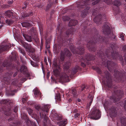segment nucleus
Instances as JSON below:
<instances>
[{
	"label": "nucleus",
	"mask_w": 126,
	"mask_h": 126,
	"mask_svg": "<svg viewBox=\"0 0 126 126\" xmlns=\"http://www.w3.org/2000/svg\"><path fill=\"white\" fill-rule=\"evenodd\" d=\"M20 42L21 45L25 48L26 51L27 52L28 55L31 57H35L34 49L30 44H28L23 41H21Z\"/></svg>",
	"instance_id": "nucleus-1"
},
{
	"label": "nucleus",
	"mask_w": 126,
	"mask_h": 126,
	"mask_svg": "<svg viewBox=\"0 0 126 126\" xmlns=\"http://www.w3.org/2000/svg\"><path fill=\"white\" fill-rule=\"evenodd\" d=\"M20 42L21 45L25 48L26 51L27 52L28 55L31 57H35L34 49L30 44H28L23 41H21Z\"/></svg>",
	"instance_id": "nucleus-2"
},
{
	"label": "nucleus",
	"mask_w": 126,
	"mask_h": 126,
	"mask_svg": "<svg viewBox=\"0 0 126 126\" xmlns=\"http://www.w3.org/2000/svg\"><path fill=\"white\" fill-rule=\"evenodd\" d=\"M50 108V105H44L43 107L42 110L40 112V114L41 116L43 117L46 122L47 120V113L48 112Z\"/></svg>",
	"instance_id": "nucleus-3"
},
{
	"label": "nucleus",
	"mask_w": 126,
	"mask_h": 126,
	"mask_svg": "<svg viewBox=\"0 0 126 126\" xmlns=\"http://www.w3.org/2000/svg\"><path fill=\"white\" fill-rule=\"evenodd\" d=\"M103 32L105 34L107 35L109 37H111L112 35L115 39V36L113 35V34L111 33V30L110 28L107 25H106L103 27Z\"/></svg>",
	"instance_id": "nucleus-4"
},
{
	"label": "nucleus",
	"mask_w": 126,
	"mask_h": 126,
	"mask_svg": "<svg viewBox=\"0 0 126 126\" xmlns=\"http://www.w3.org/2000/svg\"><path fill=\"white\" fill-rule=\"evenodd\" d=\"M91 114L92 115H94L93 116L90 117V119H91L97 120L100 118V112L99 110H95L94 111L92 112Z\"/></svg>",
	"instance_id": "nucleus-5"
},
{
	"label": "nucleus",
	"mask_w": 126,
	"mask_h": 126,
	"mask_svg": "<svg viewBox=\"0 0 126 126\" xmlns=\"http://www.w3.org/2000/svg\"><path fill=\"white\" fill-rule=\"evenodd\" d=\"M90 6L89 5H84L81 7H80V8L82 9V8L84 9V10L82 11L81 15V16L82 17H85L88 13L87 10L90 8Z\"/></svg>",
	"instance_id": "nucleus-6"
},
{
	"label": "nucleus",
	"mask_w": 126,
	"mask_h": 126,
	"mask_svg": "<svg viewBox=\"0 0 126 126\" xmlns=\"http://www.w3.org/2000/svg\"><path fill=\"white\" fill-rule=\"evenodd\" d=\"M71 54L67 48L64 49V51L62 52L61 53V55L60 57V59L62 61H63L64 59L65 56L69 57L70 56Z\"/></svg>",
	"instance_id": "nucleus-7"
},
{
	"label": "nucleus",
	"mask_w": 126,
	"mask_h": 126,
	"mask_svg": "<svg viewBox=\"0 0 126 126\" xmlns=\"http://www.w3.org/2000/svg\"><path fill=\"white\" fill-rule=\"evenodd\" d=\"M69 76L65 73H63L60 75V79L62 81L64 82L67 81Z\"/></svg>",
	"instance_id": "nucleus-8"
},
{
	"label": "nucleus",
	"mask_w": 126,
	"mask_h": 126,
	"mask_svg": "<svg viewBox=\"0 0 126 126\" xmlns=\"http://www.w3.org/2000/svg\"><path fill=\"white\" fill-rule=\"evenodd\" d=\"M79 69V67L78 66H76L73 69L70 73L69 71V70L67 71V72H69V73L68 74V75H69L70 76L71 74L70 73H71L72 75H74L77 73L78 71V70Z\"/></svg>",
	"instance_id": "nucleus-9"
},
{
	"label": "nucleus",
	"mask_w": 126,
	"mask_h": 126,
	"mask_svg": "<svg viewBox=\"0 0 126 126\" xmlns=\"http://www.w3.org/2000/svg\"><path fill=\"white\" fill-rule=\"evenodd\" d=\"M4 14L6 16L5 17L7 18L13 16V13L10 11H6L4 13Z\"/></svg>",
	"instance_id": "nucleus-10"
},
{
	"label": "nucleus",
	"mask_w": 126,
	"mask_h": 126,
	"mask_svg": "<svg viewBox=\"0 0 126 126\" xmlns=\"http://www.w3.org/2000/svg\"><path fill=\"white\" fill-rule=\"evenodd\" d=\"M23 36L26 41L29 42L31 41L32 37L31 35H29L27 34H23Z\"/></svg>",
	"instance_id": "nucleus-11"
},
{
	"label": "nucleus",
	"mask_w": 126,
	"mask_h": 126,
	"mask_svg": "<svg viewBox=\"0 0 126 126\" xmlns=\"http://www.w3.org/2000/svg\"><path fill=\"white\" fill-rule=\"evenodd\" d=\"M101 15H98L97 16L95 17L94 19V22L96 23H98L101 19Z\"/></svg>",
	"instance_id": "nucleus-12"
},
{
	"label": "nucleus",
	"mask_w": 126,
	"mask_h": 126,
	"mask_svg": "<svg viewBox=\"0 0 126 126\" xmlns=\"http://www.w3.org/2000/svg\"><path fill=\"white\" fill-rule=\"evenodd\" d=\"M78 23L77 20L73 19L71 20L69 22V25L71 26L75 25Z\"/></svg>",
	"instance_id": "nucleus-13"
},
{
	"label": "nucleus",
	"mask_w": 126,
	"mask_h": 126,
	"mask_svg": "<svg viewBox=\"0 0 126 126\" xmlns=\"http://www.w3.org/2000/svg\"><path fill=\"white\" fill-rule=\"evenodd\" d=\"M67 123V120L66 119L59 122L58 124L59 126H65Z\"/></svg>",
	"instance_id": "nucleus-14"
},
{
	"label": "nucleus",
	"mask_w": 126,
	"mask_h": 126,
	"mask_svg": "<svg viewBox=\"0 0 126 126\" xmlns=\"http://www.w3.org/2000/svg\"><path fill=\"white\" fill-rule=\"evenodd\" d=\"M121 121L122 126H126V118H121Z\"/></svg>",
	"instance_id": "nucleus-15"
},
{
	"label": "nucleus",
	"mask_w": 126,
	"mask_h": 126,
	"mask_svg": "<svg viewBox=\"0 0 126 126\" xmlns=\"http://www.w3.org/2000/svg\"><path fill=\"white\" fill-rule=\"evenodd\" d=\"M20 70L21 72L22 73H25L27 71V67L25 66H22L21 67Z\"/></svg>",
	"instance_id": "nucleus-16"
},
{
	"label": "nucleus",
	"mask_w": 126,
	"mask_h": 126,
	"mask_svg": "<svg viewBox=\"0 0 126 126\" xmlns=\"http://www.w3.org/2000/svg\"><path fill=\"white\" fill-rule=\"evenodd\" d=\"M53 69L58 68L59 69H60V65H58L56 63V61L55 60L53 62Z\"/></svg>",
	"instance_id": "nucleus-17"
},
{
	"label": "nucleus",
	"mask_w": 126,
	"mask_h": 126,
	"mask_svg": "<svg viewBox=\"0 0 126 126\" xmlns=\"http://www.w3.org/2000/svg\"><path fill=\"white\" fill-rule=\"evenodd\" d=\"M8 47L6 45L3 47L0 46V53L3 51L6 50Z\"/></svg>",
	"instance_id": "nucleus-18"
},
{
	"label": "nucleus",
	"mask_w": 126,
	"mask_h": 126,
	"mask_svg": "<svg viewBox=\"0 0 126 126\" xmlns=\"http://www.w3.org/2000/svg\"><path fill=\"white\" fill-rule=\"evenodd\" d=\"M55 70H53V72L55 75L56 76H59V75L60 72L58 69H59L58 68H57L54 69Z\"/></svg>",
	"instance_id": "nucleus-19"
},
{
	"label": "nucleus",
	"mask_w": 126,
	"mask_h": 126,
	"mask_svg": "<svg viewBox=\"0 0 126 126\" xmlns=\"http://www.w3.org/2000/svg\"><path fill=\"white\" fill-rule=\"evenodd\" d=\"M12 56H11V59L12 60H15L16 59L17 54L16 53L14 52H12Z\"/></svg>",
	"instance_id": "nucleus-20"
},
{
	"label": "nucleus",
	"mask_w": 126,
	"mask_h": 126,
	"mask_svg": "<svg viewBox=\"0 0 126 126\" xmlns=\"http://www.w3.org/2000/svg\"><path fill=\"white\" fill-rule=\"evenodd\" d=\"M21 25L24 27H27L31 25L30 23L27 22H22L21 23Z\"/></svg>",
	"instance_id": "nucleus-21"
},
{
	"label": "nucleus",
	"mask_w": 126,
	"mask_h": 126,
	"mask_svg": "<svg viewBox=\"0 0 126 126\" xmlns=\"http://www.w3.org/2000/svg\"><path fill=\"white\" fill-rule=\"evenodd\" d=\"M93 95H91V94H89L88 96V99H89L90 100V101L89 104L90 106H91L92 102L93 100Z\"/></svg>",
	"instance_id": "nucleus-22"
},
{
	"label": "nucleus",
	"mask_w": 126,
	"mask_h": 126,
	"mask_svg": "<svg viewBox=\"0 0 126 126\" xmlns=\"http://www.w3.org/2000/svg\"><path fill=\"white\" fill-rule=\"evenodd\" d=\"M70 64V63H66V64H65V65H63L64 69L66 70L68 69L69 68Z\"/></svg>",
	"instance_id": "nucleus-23"
},
{
	"label": "nucleus",
	"mask_w": 126,
	"mask_h": 126,
	"mask_svg": "<svg viewBox=\"0 0 126 126\" xmlns=\"http://www.w3.org/2000/svg\"><path fill=\"white\" fill-rule=\"evenodd\" d=\"M80 113L79 112L75 114L74 116V118L77 119H79L80 117Z\"/></svg>",
	"instance_id": "nucleus-24"
},
{
	"label": "nucleus",
	"mask_w": 126,
	"mask_h": 126,
	"mask_svg": "<svg viewBox=\"0 0 126 126\" xmlns=\"http://www.w3.org/2000/svg\"><path fill=\"white\" fill-rule=\"evenodd\" d=\"M54 118V119L58 121L62 119V118L60 116H59V115L56 114Z\"/></svg>",
	"instance_id": "nucleus-25"
},
{
	"label": "nucleus",
	"mask_w": 126,
	"mask_h": 126,
	"mask_svg": "<svg viewBox=\"0 0 126 126\" xmlns=\"http://www.w3.org/2000/svg\"><path fill=\"white\" fill-rule=\"evenodd\" d=\"M114 5L117 6H120L121 4L120 2L118 0H115L114 2Z\"/></svg>",
	"instance_id": "nucleus-26"
},
{
	"label": "nucleus",
	"mask_w": 126,
	"mask_h": 126,
	"mask_svg": "<svg viewBox=\"0 0 126 126\" xmlns=\"http://www.w3.org/2000/svg\"><path fill=\"white\" fill-rule=\"evenodd\" d=\"M36 32V31L35 28L34 27H32L30 30V32L31 33V35H32V34H33L35 33Z\"/></svg>",
	"instance_id": "nucleus-27"
},
{
	"label": "nucleus",
	"mask_w": 126,
	"mask_h": 126,
	"mask_svg": "<svg viewBox=\"0 0 126 126\" xmlns=\"http://www.w3.org/2000/svg\"><path fill=\"white\" fill-rule=\"evenodd\" d=\"M40 94L39 91L37 90H34V94L35 97H36L38 95Z\"/></svg>",
	"instance_id": "nucleus-28"
},
{
	"label": "nucleus",
	"mask_w": 126,
	"mask_h": 126,
	"mask_svg": "<svg viewBox=\"0 0 126 126\" xmlns=\"http://www.w3.org/2000/svg\"><path fill=\"white\" fill-rule=\"evenodd\" d=\"M18 49L20 53H21L24 56H25V52L24 50L20 48H19Z\"/></svg>",
	"instance_id": "nucleus-29"
},
{
	"label": "nucleus",
	"mask_w": 126,
	"mask_h": 126,
	"mask_svg": "<svg viewBox=\"0 0 126 126\" xmlns=\"http://www.w3.org/2000/svg\"><path fill=\"white\" fill-rule=\"evenodd\" d=\"M4 20L5 19L3 17L1 16H0V24H3Z\"/></svg>",
	"instance_id": "nucleus-30"
},
{
	"label": "nucleus",
	"mask_w": 126,
	"mask_h": 126,
	"mask_svg": "<svg viewBox=\"0 0 126 126\" xmlns=\"http://www.w3.org/2000/svg\"><path fill=\"white\" fill-rule=\"evenodd\" d=\"M6 23L8 25H9L11 24H12L13 23V21H11L9 19H6Z\"/></svg>",
	"instance_id": "nucleus-31"
},
{
	"label": "nucleus",
	"mask_w": 126,
	"mask_h": 126,
	"mask_svg": "<svg viewBox=\"0 0 126 126\" xmlns=\"http://www.w3.org/2000/svg\"><path fill=\"white\" fill-rule=\"evenodd\" d=\"M71 91L73 96L75 97L77 94L76 90L75 89H73Z\"/></svg>",
	"instance_id": "nucleus-32"
},
{
	"label": "nucleus",
	"mask_w": 126,
	"mask_h": 126,
	"mask_svg": "<svg viewBox=\"0 0 126 126\" xmlns=\"http://www.w3.org/2000/svg\"><path fill=\"white\" fill-rule=\"evenodd\" d=\"M116 110V109L114 108H113V109L111 110V111L113 114H114L115 115H114V116H116V114L117 111Z\"/></svg>",
	"instance_id": "nucleus-33"
},
{
	"label": "nucleus",
	"mask_w": 126,
	"mask_h": 126,
	"mask_svg": "<svg viewBox=\"0 0 126 126\" xmlns=\"http://www.w3.org/2000/svg\"><path fill=\"white\" fill-rule=\"evenodd\" d=\"M30 61L31 62V65L33 66L36 67L38 66V64L37 63H34L31 60H30Z\"/></svg>",
	"instance_id": "nucleus-34"
},
{
	"label": "nucleus",
	"mask_w": 126,
	"mask_h": 126,
	"mask_svg": "<svg viewBox=\"0 0 126 126\" xmlns=\"http://www.w3.org/2000/svg\"><path fill=\"white\" fill-rule=\"evenodd\" d=\"M57 100L59 101L61 100V98L59 94H58L56 96L55 98Z\"/></svg>",
	"instance_id": "nucleus-35"
},
{
	"label": "nucleus",
	"mask_w": 126,
	"mask_h": 126,
	"mask_svg": "<svg viewBox=\"0 0 126 126\" xmlns=\"http://www.w3.org/2000/svg\"><path fill=\"white\" fill-rule=\"evenodd\" d=\"M79 49L80 51L79 53L80 54H82L83 53V52L84 50V49L83 47H79Z\"/></svg>",
	"instance_id": "nucleus-36"
},
{
	"label": "nucleus",
	"mask_w": 126,
	"mask_h": 126,
	"mask_svg": "<svg viewBox=\"0 0 126 126\" xmlns=\"http://www.w3.org/2000/svg\"><path fill=\"white\" fill-rule=\"evenodd\" d=\"M112 63L110 61H108L107 62V66L109 67L110 65H111Z\"/></svg>",
	"instance_id": "nucleus-37"
},
{
	"label": "nucleus",
	"mask_w": 126,
	"mask_h": 126,
	"mask_svg": "<svg viewBox=\"0 0 126 126\" xmlns=\"http://www.w3.org/2000/svg\"><path fill=\"white\" fill-rule=\"evenodd\" d=\"M110 99H112L113 100V102H116V101L118 100L119 99L117 98H114L112 96L111 97Z\"/></svg>",
	"instance_id": "nucleus-38"
},
{
	"label": "nucleus",
	"mask_w": 126,
	"mask_h": 126,
	"mask_svg": "<svg viewBox=\"0 0 126 126\" xmlns=\"http://www.w3.org/2000/svg\"><path fill=\"white\" fill-rule=\"evenodd\" d=\"M35 109L39 110L40 109V107L39 105H36L35 106Z\"/></svg>",
	"instance_id": "nucleus-39"
},
{
	"label": "nucleus",
	"mask_w": 126,
	"mask_h": 126,
	"mask_svg": "<svg viewBox=\"0 0 126 126\" xmlns=\"http://www.w3.org/2000/svg\"><path fill=\"white\" fill-rule=\"evenodd\" d=\"M123 92L122 91H118V94H119L121 96L123 95Z\"/></svg>",
	"instance_id": "nucleus-40"
},
{
	"label": "nucleus",
	"mask_w": 126,
	"mask_h": 126,
	"mask_svg": "<svg viewBox=\"0 0 126 126\" xmlns=\"http://www.w3.org/2000/svg\"><path fill=\"white\" fill-rule=\"evenodd\" d=\"M63 19L65 18V20H68L69 19V17L67 16H63Z\"/></svg>",
	"instance_id": "nucleus-41"
},
{
	"label": "nucleus",
	"mask_w": 126,
	"mask_h": 126,
	"mask_svg": "<svg viewBox=\"0 0 126 126\" xmlns=\"http://www.w3.org/2000/svg\"><path fill=\"white\" fill-rule=\"evenodd\" d=\"M28 4V3L27 2V1H26L24 3V5H25V6H24V7H23L22 8L23 9H24L26 8Z\"/></svg>",
	"instance_id": "nucleus-42"
},
{
	"label": "nucleus",
	"mask_w": 126,
	"mask_h": 126,
	"mask_svg": "<svg viewBox=\"0 0 126 126\" xmlns=\"http://www.w3.org/2000/svg\"><path fill=\"white\" fill-rule=\"evenodd\" d=\"M120 37L121 38L122 40H124V35L123 34H121L120 35Z\"/></svg>",
	"instance_id": "nucleus-43"
},
{
	"label": "nucleus",
	"mask_w": 126,
	"mask_h": 126,
	"mask_svg": "<svg viewBox=\"0 0 126 126\" xmlns=\"http://www.w3.org/2000/svg\"><path fill=\"white\" fill-rule=\"evenodd\" d=\"M110 73L108 71L106 72V77L107 78V77H109L110 78Z\"/></svg>",
	"instance_id": "nucleus-44"
},
{
	"label": "nucleus",
	"mask_w": 126,
	"mask_h": 126,
	"mask_svg": "<svg viewBox=\"0 0 126 126\" xmlns=\"http://www.w3.org/2000/svg\"><path fill=\"white\" fill-rule=\"evenodd\" d=\"M25 73L26 74V75H25L26 76V77H29L30 75L29 73H28L27 71V72H25Z\"/></svg>",
	"instance_id": "nucleus-45"
},
{
	"label": "nucleus",
	"mask_w": 126,
	"mask_h": 126,
	"mask_svg": "<svg viewBox=\"0 0 126 126\" xmlns=\"http://www.w3.org/2000/svg\"><path fill=\"white\" fill-rule=\"evenodd\" d=\"M78 111V109H75L74 111H73V113H75V114L76 113H77V112Z\"/></svg>",
	"instance_id": "nucleus-46"
},
{
	"label": "nucleus",
	"mask_w": 126,
	"mask_h": 126,
	"mask_svg": "<svg viewBox=\"0 0 126 126\" xmlns=\"http://www.w3.org/2000/svg\"><path fill=\"white\" fill-rule=\"evenodd\" d=\"M51 5V3L49 4H48V5L47 6V9H48V8H50Z\"/></svg>",
	"instance_id": "nucleus-47"
},
{
	"label": "nucleus",
	"mask_w": 126,
	"mask_h": 126,
	"mask_svg": "<svg viewBox=\"0 0 126 126\" xmlns=\"http://www.w3.org/2000/svg\"><path fill=\"white\" fill-rule=\"evenodd\" d=\"M2 65L4 67L5 66H7V63L6 62L3 63L2 64Z\"/></svg>",
	"instance_id": "nucleus-48"
},
{
	"label": "nucleus",
	"mask_w": 126,
	"mask_h": 126,
	"mask_svg": "<svg viewBox=\"0 0 126 126\" xmlns=\"http://www.w3.org/2000/svg\"><path fill=\"white\" fill-rule=\"evenodd\" d=\"M98 2V0H96V1H95L94 2H93L92 3V4L93 5H95Z\"/></svg>",
	"instance_id": "nucleus-49"
},
{
	"label": "nucleus",
	"mask_w": 126,
	"mask_h": 126,
	"mask_svg": "<svg viewBox=\"0 0 126 126\" xmlns=\"http://www.w3.org/2000/svg\"><path fill=\"white\" fill-rule=\"evenodd\" d=\"M123 49L125 51H126V45L124 46L123 47Z\"/></svg>",
	"instance_id": "nucleus-50"
},
{
	"label": "nucleus",
	"mask_w": 126,
	"mask_h": 126,
	"mask_svg": "<svg viewBox=\"0 0 126 126\" xmlns=\"http://www.w3.org/2000/svg\"><path fill=\"white\" fill-rule=\"evenodd\" d=\"M81 65L83 67H84L85 66V65L84 63H81Z\"/></svg>",
	"instance_id": "nucleus-51"
},
{
	"label": "nucleus",
	"mask_w": 126,
	"mask_h": 126,
	"mask_svg": "<svg viewBox=\"0 0 126 126\" xmlns=\"http://www.w3.org/2000/svg\"><path fill=\"white\" fill-rule=\"evenodd\" d=\"M27 79L26 78H23L22 79V80L23 81V82H24Z\"/></svg>",
	"instance_id": "nucleus-52"
},
{
	"label": "nucleus",
	"mask_w": 126,
	"mask_h": 126,
	"mask_svg": "<svg viewBox=\"0 0 126 126\" xmlns=\"http://www.w3.org/2000/svg\"><path fill=\"white\" fill-rule=\"evenodd\" d=\"M27 99L25 98H22V101L23 103H24L26 101V100Z\"/></svg>",
	"instance_id": "nucleus-53"
},
{
	"label": "nucleus",
	"mask_w": 126,
	"mask_h": 126,
	"mask_svg": "<svg viewBox=\"0 0 126 126\" xmlns=\"http://www.w3.org/2000/svg\"><path fill=\"white\" fill-rule=\"evenodd\" d=\"M33 15V13L31 12L30 13V15H28L27 16H26L27 17V16H30V15L31 16L32 15Z\"/></svg>",
	"instance_id": "nucleus-54"
},
{
	"label": "nucleus",
	"mask_w": 126,
	"mask_h": 126,
	"mask_svg": "<svg viewBox=\"0 0 126 126\" xmlns=\"http://www.w3.org/2000/svg\"><path fill=\"white\" fill-rule=\"evenodd\" d=\"M89 58V56H88L87 58H86V59L88 61H90L92 59L91 58H90V59H89L88 58Z\"/></svg>",
	"instance_id": "nucleus-55"
},
{
	"label": "nucleus",
	"mask_w": 126,
	"mask_h": 126,
	"mask_svg": "<svg viewBox=\"0 0 126 126\" xmlns=\"http://www.w3.org/2000/svg\"><path fill=\"white\" fill-rule=\"evenodd\" d=\"M13 2L12 1H9L8 2V3L10 4H11Z\"/></svg>",
	"instance_id": "nucleus-56"
},
{
	"label": "nucleus",
	"mask_w": 126,
	"mask_h": 126,
	"mask_svg": "<svg viewBox=\"0 0 126 126\" xmlns=\"http://www.w3.org/2000/svg\"><path fill=\"white\" fill-rule=\"evenodd\" d=\"M111 84H112V82H110V85H109V84H108V87H111Z\"/></svg>",
	"instance_id": "nucleus-57"
},
{
	"label": "nucleus",
	"mask_w": 126,
	"mask_h": 126,
	"mask_svg": "<svg viewBox=\"0 0 126 126\" xmlns=\"http://www.w3.org/2000/svg\"><path fill=\"white\" fill-rule=\"evenodd\" d=\"M15 109H16V110H15V111H14V112H16V111L17 110H18V107H16Z\"/></svg>",
	"instance_id": "nucleus-58"
},
{
	"label": "nucleus",
	"mask_w": 126,
	"mask_h": 126,
	"mask_svg": "<svg viewBox=\"0 0 126 126\" xmlns=\"http://www.w3.org/2000/svg\"><path fill=\"white\" fill-rule=\"evenodd\" d=\"M30 110V113H29V111H28V112L29 114H31V113L32 112V110Z\"/></svg>",
	"instance_id": "nucleus-59"
},
{
	"label": "nucleus",
	"mask_w": 126,
	"mask_h": 126,
	"mask_svg": "<svg viewBox=\"0 0 126 126\" xmlns=\"http://www.w3.org/2000/svg\"><path fill=\"white\" fill-rule=\"evenodd\" d=\"M82 87H83V88L84 89V88H86V86H85V85H83L82 86Z\"/></svg>",
	"instance_id": "nucleus-60"
},
{
	"label": "nucleus",
	"mask_w": 126,
	"mask_h": 126,
	"mask_svg": "<svg viewBox=\"0 0 126 126\" xmlns=\"http://www.w3.org/2000/svg\"><path fill=\"white\" fill-rule=\"evenodd\" d=\"M98 72L99 73H100L101 71H100V69H98Z\"/></svg>",
	"instance_id": "nucleus-61"
},
{
	"label": "nucleus",
	"mask_w": 126,
	"mask_h": 126,
	"mask_svg": "<svg viewBox=\"0 0 126 126\" xmlns=\"http://www.w3.org/2000/svg\"><path fill=\"white\" fill-rule=\"evenodd\" d=\"M78 102H80V101L81 100H80V99H78Z\"/></svg>",
	"instance_id": "nucleus-62"
},
{
	"label": "nucleus",
	"mask_w": 126,
	"mask_h": 126,
	"mask_svg": "<svg viewBox=\"0 0 126 126\" xmlns=\"http://www.w3.org/2000/svg\"><path fill=\"white\" fill-rule=\"evenodd\" d=\"M82 89H81V91H83L84 89V88H83V87H81Z\"/></svg>",
	"instance_id": "nucleus-63"
},
{
	"label": "nucleus",
	"mask_w": 126,
	"mask_h": 126,
	"mask_svg": "<svg viewBox=\"0 0 126 126\" xmlns=\"http://www.w3.org/2000/svg\"><path fill=\"white\" fill-rule=\"evenodd\" d=\"M124 108L126 110V106L125 105L124 106Z\"/></svg>",
	"instance_id": "nucleus-64"
}]
</instances>
